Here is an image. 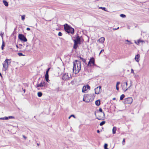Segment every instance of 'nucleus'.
<instances>
[{"mask_svg":"<svg viewBox=\"0 0 149 149\" xmlns=\"http://www.w3.org/2000/svg\"><path fill=\"white\" fill-rule=\"evenodd\" d=\"M73 82V81H72L71 82V83H72V82Z\"/></svg>","mask_w":149,"mask_h":149,"instance_id":"58","label":"nucleus"},{"mask_svg":"<svg viewBox=\"0 0 149 149\" xmlns=\"http://www.w3.org/2000/svg\"><path fill=\"white\" fill-rule=\"evenodd\" d=\"M50 69V68H48V69L47 70V71H48L49 72V70Z\"/></svg>","mask_w":149,"mask_h":149,"instance_id":"55","label":"nucleus"},{"mask_svg":"<svg viewBox=\"0 0 149 149\" xmlns=\"http://www.w3.org/2000/svg\"><path fill=\"white\" fill-rule=\"evenodd\" d=\"M3 2L4 4V5L6 6H8V3L7 2V1L6 0H3Z\"/></svg>","mask_w":149,"mask_h":149,"instance_id":"18","label":"nucleus"},{"mask_svg":"<svg viewBox=\"0 0 149 149\" xmlns=\"http://www.w3.org/2000/svg\"><path fill=\"white\" fill-rule=\"evenodd\" d=\"M116 127H113L112 129V133L113 134H115L116 133Z\"/></svg>","mask_w":149,"mask_h":149,"instance_id":"19","label":"nucleus"},{"mask_svg":"<svg viewBox=\"0 0 149 149\" xmlns=\"http://www.w3.org/2000/svg\"><path fill=\"white\" fill-rule=\"evenodd\" d=\"M46 83L44 81L42 82L39 84H38L35 86L36 88L39 87H45L46 86Z\"/></svg>","mask_w":149,"mask_h":149,"instance_id":"10","label":"nucleus"},{"mask_svg":"<svg viewBox=\"0 0 149 149\" xmlns=\"http://www.w3.org/2000/svg\"><path fill=\"white\" fill-rule=\"evenodd\" d=\"M97 111H95V115L96 118V117H97Z\"/></svg>","mask_w":149,"mask_h":149,"instance_id":"38","label":"nucleus"},{"mask_svg":"<svg viewBox=\"0 0 149 149\" xmlns=\"http://www.w3.org/2000/svg\"><path fill=\"white\" fill-rule=\"evenodd\" d=\"M140 56V55L139 54H138L136 55L134 59L136 61L138 62H139V61Z\"/></svg>","mask_w":149,"mask_h":149,"instance_id":"15","label":"nucleus"},{"mask_svg":"<svg viewBox=\"0 0 149 149\" xmlns=\"http://www.w3.org/2000/svg\"><path fill=\"white\" fill-rule=\"evenodd\" d=\"M58 35L59 36H61L62 35V34L61 32H59L58 34Z\"/></svg>","mask_w":149,"mask_h":149,"instance_id":"39","label":"nucleus"},{"mask_svg":"<svg viewBox=\"0 0 149 149\" xmlns=\"http://www.w3.org/2000/svg\"><path fill=\"white\" fill-rule=\"evenodd\" d=\"M91 94H85L84 95L83 100L86 102H88L90 101L91 100Z\"/></svg>","mask_w":149,"mask_h":149,"instance_id":"4","label":"nucleus"},{"mask_svg":"<svg viewBox=\"0 0 149 149\" xmlns=\"http://www.w3.org/2000/svg\"><path fill=\"white\" fill-rule=\"evenodd\" d=\"M38 90H40V88H38Z\"/></svg>","mask_w":149,"mask_h":149,"instance_id":"62","label":"nucleus"},{"mask_svg":"<svg viewBox=\"0 0 149 149\" xmlns=\"http://www.w3.org/2000/svg\"><path fill=\"white\" fill-rule=\"evenodd\" d=\"M3 34L4 33H3L2 32H0V36L1 37L2 39H3Z\"/></svg>","mask_w":149,"mask_h":149,"instance_id":"31","label":"nucleus"},{"mask_svg":"<svg viewBox=\"0 0 149 149\" xmlns=\"http://www.w3.org/2000/svg\"><path fill=\"white\" fill-rule=\"evenodd\" d=\"M4 120H8L9 119L8 117H4Z\"/></svg>","mask_w":149,"mask_h":149,"instance_id":"42","label":"nucleus"},{"mask_svg":"<svg viewBox=\"0 0 149 149\" xmlns=\"http://www.w3.org/2000/svg\"><path fill=\"white\" fill-rule=\"evenodd\" d=\"M27 46H28V45H26V47H27Z\"/></svg>","mask_w":149,"mask_h":149,"instance_id":"60","label":"nucleus"},{"mask_svg":"<svg viewBox=\"0 0 149 149\" xmlns=\"http://www.w3.org/2000/svg\"><path fill=\"white\" fill-rule=\"evenodd\" d=\"M122 88L124 92H125L128 89L126 86H125V82H124L122 84Z\"/></svg>","mask_w":149,"mask_h":149,"instance_id":"16","label":"nucleus"},{"mask_svg":"<svg viewBox=\"0 0 149 149\" xmlns=\"http://www.w3.org/2000/svg\"><path fill=\"white\" fill-rule=\"evenodd\" d=\"M45 78L46 81L47 82H49V76H45Z\"/></svg>","mask_w":149,"mask_h":149,"instance_id":"29","label":"nucleus"},{"mask_svg":"<svg viewBox=\"0 0 149 149\" xmlns=\"http://www.w3.org/2000/svg\"><path fill=\"white\" fill-rule=\"evenodd\" d=\"M74 42H76L77 44H80L81 41L79 37V36L78 35H77V37L75 40H73Z\"/></svg>","mask_w":149,"mask_h":149,"instance_id":"13","label":"nucleus"},{"mask_svg":"<svg viewBox=\"0 0 149 149\" xmlns=\"http://www.w3.org/2000/svg\"><path fill=\"white\" fill-rule=\"evenodd\" d=\"M125 41L128 42V43H126V44L128 45H131L132 44V42H131L130 41L128 40H126Z\"/></svg>","mask_w":149,"mask_h":149,"instance_id":"26","label":"nucleus"},{"mask_svg":"<svg viewBox=\"0 0 149 149\" xmlns=\"http://www.w3.org/2000/svg\"><path fill=\"white\" fill-rule=\"evenodd\" d=\"M22 136H23V137L25 139H26L27 138V137L24 135H23Z\"/></svg>","mask_w":149,"mask_h":149,"instance_id":"48","label":"nucleus"},{"mask_svg":"<svg viewBox=\"0 0 149 149\" xmlns=\"http://www.w3.org/2000/svg\"><path fill=\"white\" fill-rule=\"evenodd\" d=\"M8 118L11 119V118H14V117L12 116H9L8 117Z\"/></svg>","mask_w":149,"mask_h":149,"instance_id":"44","label":"nucleus"},{"mask_svg":"<svg viewBox=\"0 0 149 149\" xmlns=\"http://www.w3.org/2000/svg\"><path fill=\"white\" fill-rule=\"evenodd\" d=\"M38 95L39 97H41L42 96V93L41 92H38Z\"/></svg>","mask_w":149,"mask_h":149,"instance_id":"23","label":"nucleus"},{"mask_svg":"<svg viewBox=\"0 0 149 149\" xmlns=\"http://www.w3.org/2000/svg\"><path fill=\"white\" fill-rule=\"evenodd\" d=\"M0 76H2V75L1 73H0Z\"/></svg>","mask_w":149,"mask_h":149,"instance_id":"57","label":"nucleus"},{"mask_svg":"<svg viewBox=\"0 0 149 149\" xmlns=\"http://www.w3.org/2000/svg\"><path fill=\"white\" fill-rule=\"evenodd\" d=\"M131 73H133V74H134V70L132 69L131 70Z\"/></svg>","mask_w":149,"mask_h":149,"instance_id":"41","label":"nucleus"},{"mask_svg":"<svg viewBox=\"0 0 149 149\" xmlns=\"http://www.w3.org/2000/svg\"><path fill=\"white\" fill-rule=\"evenodd\" d=\"M81 63L80 62L77 60H75L74 62L73 72L75 74L78 73L81 69Z\"/></svg>","mask_w":149,"mask_h":149,"instance_id":"1","label":"nucleus"},{"mask_svg":"<svg viewBox=\"0 0 149 149\" xmlns=\"http://www.w3.org/2000/svg\"><path fill=\"white\" fill-rule=\"evenodd\" d=\"M97 132L98 133H99L100 132V131L99 130H97Z\"/></svg>","mask_w":149,"mask_h":149,"instance_id":"52","label":"nucleus"},{"mask_svg":"<svg viewBox=\"0 0 149 149\" xmlns=\"http://www.w3.org/2000/svg\"><path fill=\"white\" fill-rule=\"evenodd\" d=\"M64 27L65 30L68 34H74V29L73 28L71 27L67 24L64 25Z\"/></svg>","mask_w":149,"mask_h":149,"instance_id":"2","label":"nucleus"},{"mask_svg":"<svg viewBox=\"0 0 149 149\" xmlns=\"http://www.w3.org/2000/svg\"><path fill=\"white\" fill-rule=\"evenodd\" d=\"M99 8L102 9V10H104L106 11H107L106 10H105L106 8L104 7H99Z\"/></svg>","mask_w":149,"mask_h":149,"instance_id":"30","label":"nucleus"},{"mask_svg":"<svg viewBox=\"0 0 149 149\" xmlns=\"http://www.w3.org/2000/svg\"><path fill=\"white\" fill-rule=\"evenodd\" d=\"M105 40V38L104 37H101L98 40V41L99 42L101 43H103L104 42Z\"/></svg>","mask_w":149,"mask_h":149,"instance_id":"17","label":"nucleus"},{"mask_svg":"<svg viewBox=\"0 0 149 149\" xmlns=\"http://www.w3.org/2000/svg\"><path fill=\"white\" fill-rule=\"evenodd\" d=\"M77 44H77V43H76L75 42H74V48L75 49H76L77 47Z\"/></svg>","mask_w":149,"mask_h":149,"instance_id":"21","label":"nucleus"},{"mask_svg":"<svg viewBox=\"0 0 149 149\" xmlns=\"http://www.w3.org/2000/svg\"><path fill=\"white\" fill-rule=\"evenodd\" d=\"M18 54L19 56H24V55H23L22 53H18Z\"/></svg>","mask_w":149,"mask_h":149,"instance_id":"37","label":"nucleus"},{"mask_svg":"<svg viewBox=\"0 0 149 149\" xmlns=\"http://www.w3.org/2000/svg\"><path fill=\"white\" fill-rule=\"evenodd\" d=\"M5 46V44L4 43V42L3 41L2 44L1 46V49L2 50H3V49L4 47Z\"/></svg>","mask_w":149,"mask_h":149,"instance_id":"28","label":"nucleus"},{"mask_svg":"<svg viewBox=\"0 0 149 149\" xmlns=\"http://www.w3.org/2000/svg\"><path fill=\"white\" fill-rule=\"evenodd\" d=\"M37 145H39V144L37 143Z\"/></svg>","mask_w":149,"mask_h":149,"instance_id":"61","label":"nucleus"},{"mask_svg":"<svg viewBox=\"0 0 149 149\" xmlns=\"http://www.w3.org/2000/svg\"><path fill=\"white\" fill-rule=\"evenodd\" d=\"M101 86L97 87L95 89V93L96 94H99L101 91Z\"/></svg>","mask_w":149,"mask_h":149,"instance_id":"12","label":"nucleus"},{"mask_svg":"<svg viewBox=\"0 0 149 149\" xmlns=\"http://www.w3.org/2000/svg\"><path fill=\"white\" fill-rule=\"evenodd\" d=\"M120 16L123 18H125L126 17V15L123 14H121L120 15Z\"/></svg>","mask_w":149,"mask_h":149,"instance_id":"33","label":"nucleus"},{"mask_svg":"<svg viewBox=\"0 0 149 149\" xmlns=\"http://www.w3.org/2000/svg\"><path fill=\"white\" fill-rule=\"evenodd\" d=\"M122 143H123V145H124V144L125 143V139H123Z\"/></svg>","mask_w":149,"mask_h":149,"instance_id":"43","label":"nucleus"},{"mask_svg":"<svg viewBox=\"0 0 149 149\" xmlns=\"http://www.w3.org/2000/svg\"><path fill=\"white\" fill-rule=\"evenodd\" d=\"M95 104L97 106H99L100 104V100H96L95 102Z\"/></svg>","mask_w":149,"mask_h":149,"instance_id":"20","label":"nucleus"},{"mask_svg":"<svg viewBox=\"0 0 149 149\" xmlns=\"http://www.w3.org/2000/svg\"><path fill=\"white\" fill-rule=\"evenodd\" d=\"M71 77L72 76L70 74L69 75L68 73H65L63 74L62 79L64 80H66L68 79H70Z\"/></svg>","mask_w":149,"mask_h":149,"instance_id":"6","label":"nucleus"},{"mask_svg":"<svg viewBox=\"0 0 149 149\" xmlns=\"http://www.w3.org/2000/svg\"><path fill=\"white\" fill-rule=\"evenodd\" d=\"M119 28V27H118L117 28H113V30H116L118 29Z\"/></svg>","mask_w":149,"mask_h":149,"instance_id":"46","label":"nucleus"},{"mask_svg":"<svg viewBox=\"0 0 149 149\" xmlns=\"http://www.w3.org/2000/svg\"><path fill=\"white\" fill-rule=\"evenodd\" d=\"M11 62V59H6L4 63H3V70L6 71L7 70L8 65H10Z\"/></svg>","mask_w":149,"mask_h":149,"instance_id":"3","label":"nucleus"},{"mask_svg":"<svg viewBox=\"0 0 149 149\" xmlns=\"http://www.w3.org/2000/svg\"><path fill=\"white\" fill-rule=\"evenodd\" d=\"M125 95L124 94H122L120 96V100H122L123 99V98L125 97Z\"/></svg>","mask_w":149,"mask_h":149,"instance_id":"24","label":"nucleus"},{"mask_svg":"<svg viewBox=\"0 0 149 149\" xmlns=\"http://www.w3.org/2000/svg\"><path fill=\"white\" fill-rule=\"evenodd\" d=\"M133 101V99L132 97H128L125 99L124 103L125 104H130Z\"/></svg>","mask_w":149,"mask_h":149,"instance_id":"7","label":"nucleus"},{"mask_svg":"<svg viewBox=\"0 0 149 149\" xmlns=\"http://www.w3.org/2000/svg\"><path fill=\"white\" fill-rule=\"evenodd\" d=\"M18 38L21 41L24 42H26L27 40V39L25 37L23 34H19L18 35Z\"/></svg>","mask_w":149,"mask_h":149,"instance_id":"9","label":"nucleus"},{"mask_svg":"<svg viewBox=\"0 0 149 149\" xmlns=\"http://www.w3.org/2000/svg\"><path fill=\"white\" fill-rule=\"evenodd\" d=\"M134 42L136 44L138 45H140L141 43V44H142L144 42L143 40H138L137 42H136L135 40Z\"/></svg>","mask_w":149,"mask_h":149,"instance_id":"14","label":"nucleus"},{"mask_svg":"<svg viewBox=\"0 0 149 149\" xmlns=\"http://www.w3.org/2000/svg\"><path fill=\"white\" fill-rule=\"evenodd\" d=\"M80 59L83 62H84V63H85L86 62V59H84V58H83L81 57H80Z\"/></svg>","mask_w":149,"mask_h":149,"instance_id":"27","label":"nucleus"},{"mask_svg":"<svg viewBox=\"0 0 149 149\" xmlns=\"http://www.w3.org/2000/svg\"><path fill=\"white\" fill-rule=\"evenodd\" d=\"M87 65L90 66H96V65L95 63V60L93 58H92L90 59Z\"/></svg>","mask_w":149,"mask_h":149,"instance_id":"8","label":"nucleus"},{"mask_svg":"<svg viewBox=\"0 0 149 149\" xmlns=\"http://www.w3.org/2000/svg\"><path fill=\"white\" fill-rule=\"evenodd\" d=\"M0 120H4V117L0 118Z\"/></svg>","mask_w":149,"mask_h":149,"instance_id":"51","label":"nucleus"},{"mask_svg":"<svg viewBox=\"0 0 149 149\" xmlns=\"http://www.w3.org/2000/svg\"><path fill=\"white\" fill-rule=\"evenodd\" d=\"M30 28H26V30H27V31H29L30 30Z\"/></svg>","mask_w":149,"mask_h":149,"instance_id":"50","label":"nucleus"},{"mask_svg":"<svg viewBox=\"0 0 149 149\" xmlns=\"http://www.w3.org/2000/svg\"><path fill=\"white\" fill-rule=\"evenodd\" d=\"M71 117H70V116L68 117V118L70 119Z\"/></svg>","mask_w":149,"mask_h":149,"instance_id":"56","label":"nucleus"},{"mask_svg":"<svg viewBox=\"0 0 149 149\" xmlns=\"http://www.w3.org/2000/svg\"><path fill=\"white\" fill-rule=\"evenodd\" d=\"M48 72H49L48 71H46L45 76H49Z\"/></svg>","mask_w":149,"mask_h":149,"instance_id":"36","label":"nucleus"},{"mask_svg":"<svg viewBox=\"0 0 149 149\" xmlns=\"http://www.w3.org/2000/svg\"><path fill=\"white\" fill-rule=\"evenodd\" d=\"M21 17H22V20L23 21L25 19V15H23L21 16Z\"/></svg>","mask_w":149,"mask_h":149,"instance_id":"35","label":"nucleus"},{"mask_svg":"<svg viewBox=\"0 0 149 149\" xmlns=\"http://www.w3.org/2000/svg\"><path fill=\"white\" fill-rule=\"evenodd\" d=\"M105 123V121H103L101 122L100 124V126H102L104 125Z\"/></svg>","mask_w":149,"mask_h":149,"instance_id":"25","label":"nucleus"},{"mask_svg":"<svg viewBox=\"0 0 149 149\" xmlns=\"http://www.w3.org/2000/svg\"><path fill=\"white\" fill-rule=\"evenodd\" d=\"M23 91H24V92H25V89H24L23 90Z\"/></svg>","mask_w":149,"mask_h":149,"instance_id":"59","label":"nucleus"},{"mask_svg":"<svg viewBox=\"0 0 149 149\" xmlns=\"http://www.w3.org/2000/svg\"><path fill=\"white\" fill-rule=\"evenodd\" d=\"M107 146H108V145L107 144H106V143L104 145V149H109L108 148H107Z\"/></svg>","mask_w":149,"mask_h":149,"instance_id":"34","label":"nucleus"},{"mask_svg":"<svg viewBox=\"0 0 149 149\" xmlns=\"http://www.w3.org/2000/svg\"><path fill=\"white\" fill-rule=\"evenodd\" d=\"M120 84V82H117L116 83V88L117 90H119V88L118 87V85L119 84Z\"/></svg>","mask_w":149,"mask_h":149,"instance_id":"22","label":"nucleus"},{"mask_svg":"<svg viewBox=\"0 0 149 149\" xmlns=\"http://www.w3.org/2000/svg\"><path fill=\"white\" fill-rule=\"evenodd\" d=\"M24 50H26V51H29V50H27L26 48Z\"/></svg>","mask_w":149,"mask_h":149,"instance_id":"53","label":"nucleus"},{"mask_svg":"<svg viewBox=\"0 0 149 149\" xmlns=\"http://www.w3.org/2000/svg\"><path fill=\"white\" fill-rule=\"evenodd\" d=\"M70 117H73L74 118H75L76 117H75V116H74V115H70Z\"/></svg>","mask_w":149,"mask_h":149,"instance_id":"47","label":"nucleus"},{"mask_svg":"<svg viewBox=\"0 0 149 149\" xmlns=\"http://www.w3.org/2000/svg\"><path fill=\"white\" fill-rule=\"evenodd\" d=\"M16 46L17 48H18V47H19L20 48H22V45L20 44H19V47L18 45H16Z\"/></svg>","mask_w":149,"mask_h":149,"instance_id":"32","label":"nucleus"},{"mask_svg":"<svg viewBox=\"0 0 149 149\" xmlns=\"http://www.w3.org/2000/svg\"><path fill=\"white\" fill-rule=\"evenodd\" d=\"M116 99V98L115 97L113 98V100H115Z\"/></svg>","mask_w":149,"mask_h":149,"instance_id":"54","label":"nucleus"},{"mask_svg":"<svg viewBox=\"0 0 149 149\" xmlns=\"http://www.w3.org/2000/svg\"><path fill=\"white\" fill-rule=\"evenodd\" d=\"M104 50L103 49H102V50H101V51H100V52L99 55H100V54H101L102 52H104Z\"/></svg>","mask_w":149,"mask_h":149,"instance_id":"45","label":"nucleus"},{"mask_svg":"<svg viewBox=\"0 0 149 149\" xmlns=\"http://www.w3.org/2000/svg\"><path fill=\"white\" fill-rule=\"evenodd\" d=\"M126 85V87H127V82H125V84Z\"/></svg>","mask_w":149,"mask_h":149,"instance_id":"49","label":"nucleus"},{"mask_svg":"<svg viewBox=\"0 0 149 149\" xmlns=\"http://www.w3.org/2000/svg\"><path fill=\"white\" fill-rule=\"evenodd\" d=\"M100 112H101V113H103V112H102V109L101 108H100L99 109V111H98Z\"/></svg>","mask_w":149,"mask_h":149,"instance_id":"40","label":"nucleus"},{"mask_svg":"<svg viewBox=\"0 0 149 149\" xmlns=\"http://www.w3.org/2000/svg\"><path fill=\"white\" fill-rule=\"evenodd\" d=\"M90 86L88 85L86 86H84L83 87L82 89V92L84 93H86L87 89H90Z\"/></svg>","mask_w":149,"mask_h":149,"instance_id":"11","label":"nucleus"},{"mask_svg":"<svg viewBox=\"0 0 149 149\" xmlns=\"http://www.w3.org/2000/svg\"><path fill=\"white\" fill-rule=\"evenodd\" d=\"M104 113H101L98 111L97 113V117H96V118L99 120H103L104 118Z\"/></svg>","mask_w":149,"mask_h":149,"instance_id":"5","label":"nucleus"}]
</instances>
